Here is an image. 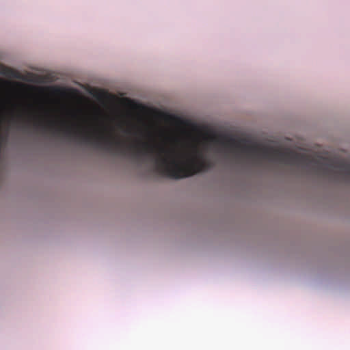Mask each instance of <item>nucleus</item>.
Listing matches in <instances>:
<instances>
[{"instance_id":"6","label":"nucleus","mask_w":350,"mask_h":350,"mask_svg":"<svg viewBox=\"0 0 350 350\" xmlns=\"http://www.w3.org/2000/svg\"><path fill=\"white\" fill-rule=\"evenodd\" d=\"M165 175H195L194 174H178V173H171V174H166Z\"/></svg>"},{"instance_id":"2","label":"nucleus","mask_w":350,"mask_h":350,"mask_svg":"<svg viewBox=\"0 0 350 350\" xmlns=\"http://www.w3.org/2000/svg\"><path fill=\"white\" fill-rule=\"evenodd\" d=\"M62 127H57L56 122L50 120L47 123H44L38 120L37 116H33V126L36 129H40L43 131H50L53 133H62L65 136L72 137L79 140L80 142L93 146L96 148H105L109 149L112 146H117L121 145L119 141H115L113 139L105 135L103 131L92 133H84L74 131L72 127L62 122Z\"/></svg>"},{"instance_id":"8","label":"nucleus","mask_w":350,"mask_h":350,"mask_svg":"<svg viewBox=\"0 0 350 350\" xmlns=\"http://www.w3.org/2000/svg\"><path fill=\"white\" fill-rule=\"evenodd\" d=\"M334 178H347L350 180V176H334Z\"/></svg>"},{"instance_id":"1","label":"nucleus","mask_w":350,"mask_h":350,"mask_svg":"<svg viewBox=\"0 0 350 350\" xmlns=\"http://www.w3.org/2000/svg\"><path fill=\"white\" fill-rule=\"evenodd\" d=\"M219 143L232 152L258 166L286 167L314 175H350V159L328 158L297 152L290 149L247 145L244 140L227 137H222Z\"/></svg>"},{"instance_id":"4","label":"nucleus","mask_w":350,"mask_h":350,"mask_svg":"<svg viewBox=\"0 0 350 350\" xmlns=\"http://www.w3.org/2000/svg\"><path fill=\"white\" fill-rule=\"evenodd\" d=\"M0 74L12 78H19V75L16 71L2 64H0Z\"/></svg>"},{"instance_id":"7","label":"nucleus","mask_w":350,"mask_h":350,"mask_svg":"<svg viewBox=\"0 0 350 350\" xmlns=\"http://www.w3.org/2000/svg\"><path fill=\"white\" fill-rule=\"evenodd\" d=\"M167 178H174V179H179V178H185V176H166Z\"/></svg>"},{"instance_id":"5","label":"nucleus","mask_w":350,"mask_h":350,"mask_svg":"<svg viewBox=\"0 0 350 350\" xmlns=\"http://www.w3.org/2000/svg\"><path fill=\"white\" fill-rule=\"evenodd\" d=\"M153 147L149 146L148 144H142V148H137V152L139 154H145L147 152H152Z\"/></svg>"},{"instance_id":"3","label":"nucleus","mask_w":350,"mask_h":350,"mask_svg":"<svg viewBox=\"0 0 350 350\" xmlns=\"http://www.w3.org/2000/svg\"><path fill=\"white\" fill-rule=\"evenodd\" d=\"M202 152L196 146H193L191 154L179 157L173 150H168L163 147L159 148V154L157 157V163L163 168L176 167L180 164L195 165L200 162Z\"/></svg>"}]
</instances>
